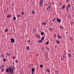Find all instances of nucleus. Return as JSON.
Listing matches in <instances>:
<instances>
[{
    "label": "nucleus",
    "instance_id": "12",
    "mask_svg": "<svg viewBox=\"0 0 74 74\" xmlns=\"http://www.w3.org/2000/svg\"><path fill=\"white\" fill-rule=\"evenodd\" d=\"M1 71L2 72H3L4 71V68H3L2 69H1Z\"/></svg>",
    "mask_w": 74,
    "mask_h": 74
},
{
    "label": "nucleus",
    "instance_id": "38",
    "mask_svg": "<svg viewBox=\"0 0 74 74\" xmlns=\"http://www.w3.org/2000/svg\"><path fill=\"white\" fill-rule=\"evenodd\" d=\"M69 52H71V49H70L69 50Z\"/></svg>",
    "mask_w": 74,
    "mask_h": 74
},
{
    "label": "nucleus",
    "instance_id": "17",
    "mask_svg": "<svg viewBox=\"0 0 74 74\" xmlns=\"http://www.w3.org/2000/svg\"><path fill=\"white\" fill-rule=\"evenodd\" d=\"M32 14H35V12L34 11H32Z\"/></svg>",
    "mask_w": 74,
    "mask_h": 74
},
{
    "label": "nucleus",
    "instance_id": "21",
    "mask_svg": "<svg viewBox=\"0 0 74 74\" xmlns=\"http://www.w3.org/2000/svg\"><path fill=\"white\" fill-rule=\"evenodd\" d=\"M41 38L42 39H41V40H42V41H43V40H44V37H42Z\"/></svg>",
    "mask_w": 74,
    "mask_h": 74
},
{
    "label": "nucleus",
    "instance_id": "40",
    "mask_svg": "<svg viewBox=\"0 0 74 74\" xmlns=\"http://www.w3.org/2000/svg\"><path fill=\"white\" fill-rule=\"evenodd\" d=\"M70 2V1H69V0H67L66 1V2Z\"/></svg>",
    "mask_w": 74,
    "mask_h": 74
},
{
    "label": "nucleus",
    "instance_id": "24",
    "mask_svg": "<svg viewBox=\"0 0 74 74\" xmlns=\"http://www.w3.org/2000/svg\"><path fill=\"white\" fill-rule=\"evenodd\" d=\"M42 24H43V25H47V23H46L43 22L42 23Z\"/></svg>",
    "mask_w": 74,
    "mask_h": 74
},
{
    "label": "nucleus",
    "instance_id": "4",
    "mask_svg": "<svg viewBox=\"0 0 74 74\" xmlns=\"http://www.w3.org/2000/svg\"><path fill=\"white\" fill-rule=\"evenodd\" d=\"M35 71V69L34 68H32V74H34V73Z\"/></svg>",
    "mask_w": 74,
    "mask_h": 74
},
{
    "label": "nucleus",
    "instance_id": "51",
    "mask_svg": "<svg viewBox=\"0 0 74 74\" xmlns=\"http://www.w3.org/2000/svg\"><path fill=\"white\" fill-rule=\"evenodd\" d=\"M42 48H43V49H44V47H42Z\"/></svg>",
    "mask_w": 74,
    "mask_h": 74
},
{
    "label": "nucleus",
    "instance_id": "46",
    "mask_svg": "<svg viewBox=\"0 0 74 74\" xmlns=\"http://www.w3.org/2000/svg\"><path fill=\"white\" fill-rule=\"evenodd\" d=\"M56 74H59V72H58V71H57V72H56Z\"/></svg>",
    "mask_w": 74,
    "mask_h": 74
},
{
    "label": "nucleus",
    "instance_id": "48",
    "mask_svg": "<svg viewBox=\"0 0 74 74\" xmlns=\"http://www.w3.org/2000/svg\"><path fill=\"white\" fill-rule=\"evenodd\" d=\"M52 4H54V3L53 2H52Z\"/></svg>",
    "mask_w": 74,
    "mask_h": 74
},
{
    "label": "nucleus",
    "instance_id": "32",
    "mask_svg": "<svg viewBox=\"0 0 74 74\" xmlns=\"http://www.w3.org/2000/svg\"><path fill=\"white\" fill-rule=\"evenodd\" d=\"M47 72H48L49 73H50V72H51V71H49V70H47Z\"/></svg>",
    "mask_w": 74,
    "mask_h": 74
},
{
    "label": "nucleus",
    "instance_id": "29",
    "mask_svg": "<svg viewBox=\"0 0 74 74\" xmlns=\"http://www.w3.org/2000/svg\"><path fill=\"white\" fill-rule=\"evenodd\" d=\"M27 42L28 43H30V40H28V41H27Z\"/></svg>",
    "mask_w": 74,
    "mask_h": 74
},
{
    "label": "nucleus",
    "instance_id": "9",
    "mask_svg": "<svg viewBox=\"0 0 74 74\" xmlns=\"http://www.w3.org/2000/svg\"><path fill=\"white\" fill-rule=\"evenodd\" d=\"M65 7H66L65 6V5H63L62 6V9H64L65 8Z\"/></svg>",
    "mask_w": 74,
    "mask_h": 74
},
{
    "label": "nucleus",
    "instance_id": "18",
    "mask_svg": "<svg viewBox=\"0 0 74 74\" xmlns=\"http://www.w3.org/2000/svg\"><path fill=\"white\" fill-rule=\"evenodd\" d=\"M52 21L53 22H55V21H56V18H54L53 20Z\"/></svg>",
    "mask_w": 74,
    "mask_h": 74
},
{
    "label": "nucleus",
    "instance_id": "45",
    "mask_svg": "<svg viewBox=\"0 0 74 74\" xmlns=\"http://www.w3.org/2000/svg\"><path fill=\"white\" fill-rule=\"evenodd\" d=\"M59 37L60 38H62V36H59Z\"/></svg>",
    "mask_w": 74,
    "mask_h": 74
},
{
    "label": "nucleus",
    "instance_id": "6",
    "mask_svg": "<svg viewBox=\"0 0 74 74\" xmlns=\"http://www.w3.org/2000/svg\"><path fill=\"white\" fill-rule=\"evenodd\" d=\"M68 56L69 58H71V55L70 54V53L68 54Z\"/></svg>",
    "mask_w": 74,
    "mask_h": 74
},
{
    "label": "nucleus",
    "instance_id": "15",
    "mask_svg": "<svg viewBox=\"0 0 74 74\" xmlns=\"http://www.w3.org/2000/svg\"><path fill=\"white\" fill-rule=\"evenodd\" d=\"M56 42L57 44H59V43H60V41H58V40H57L56 41Z\"/></svg>",
    "mask_w": 74,
    "mask_h": 74
},
{
    "label": "nucleus",
    "instance_id": "44",
    "mask_svg": "<svg viewBox=\"0 0 74 74\" xmlns=\"http://www.w3.org/2000/svg\"><path fill=\"white\" fill-rule=\"evenodd\" d=\"M47 10H48V11H49V10H49V9H48V8H47Z\"/></svg>",
    "mask_w": 74,
    "mask_h": 74
},
{
    "label": "nucleus",
    "instance_id": "23",
    "mask_svg": "<svg viewBox=\"0 0 74 74\" xmlns=\"http://www.w3.org/2000/svg\"><path fill=\"white\" fill-rule=\"evenodd\" d=\"M8 29H6L5 30V33H6V32H8Z\"/></svg>",
    "mask_w": 74,
    "mask_h": 74
},
{
    "label": "nucleus",
    "instance_id": "49",
    "mask_svg": "<svg viewBox=\"0 0 74 74\" xmlns=\"http://www.w3.org/2000/svg\"><path fill=\"white\" fill-rule=\"evenodd\" d=\"M70 40L71 41H72V40H73V39L71 38L70 39Z\"/></svg>",
    "mask_w": 74,
    "mask_h": 74
},
{
    "label": "nucleus",
    "instance_id": "34",
    "mask_svg": "<svg viewBox=\"0 0 74 74\" xmlns=\"http://www.w3.org/2000/svg\"><path fill=\"white\" fill-rule=\"evenodd\" d=\"M13 19L14 20H15V19H16V17H13Z\"/></svg>",
    "mask_w": 74,
    "mask_h": 74
},
{
    "label": "nucleus",
    "instance_id": "54",
    "mask_svg": "<svg viewBox=\"0 0 74 74\" xmlns=\"http://www.w3.org/2000/svg\"><path fill=\"white\" fill-rule=\"evenodd\" d=\"M32 65H33V64H32Z\"/></svg>",
    "mask_w": 74,
    "mask_h": 74
},
{
    "label": "nucleus",
    "instance_id": "3",
    "mask_svg": "<svg viewBox=\"0 0 74 74\" xmlns=\"http://www.w3.org/2000/svg\"><path fill=\"white\" fill-rule=\"evenodd\" d=\"M11 42V43H13V42H15V39L14 38H11L10 39Z\"/></svg>",
    "mask_w": 74,
    "mask_h": 74
},
{
    "label": "nucleus",
    "instance_id": "55",
    "mask_svg": "<svg viewBox=\"0 0 74 74\" xmlns=\"http://www.w3.org/2000/svg\"><path fill=\"white\" fill-rule=\"evenodd\" d=\"M33 33H34V32H33Z\"/></svg>",
    "mask_w": 74,
    "mask_h": 74
},
{
    "label": "nucleus",
    "instance_id": "7",
    "mask_svg": "<svg viewBox=\"0 0 74 74\" xmlns=\"http://www.w3.org/2000/svg\"><path fill=\"white\" fill-rule=\"evenodd\" d=\"M1 69H4V65H2L1 66H0Z\"/></svg>",
    "mask_w": 74,
    "mask_h": 74
},
{
    "label": "nucleus",
    "instance_id": "5",
    "mask_svg": "<svg viewBox=\"0 0 74 74\" xmlns=\"http://www.w3.org/2000/svg\"><path fill=\"white\" fill-rule=\"evenodd\" d=\"M56 19L58 22H61V20L59 19L58 18H57Z\"/></svg>",
    "mask_w": 74,
    "mask_h": 74
},
{
    "label": "nucleus",
    "instance_id": "42",
    "mask_svg": "<svg viewBox=\"0 0 74 74\" xmlns=\"http://www.w3.org/2000/svg\"><path fill=\"white\" fill-rule=\"evenodd\" d=\"M21 14L22 15H23L24 14V12H22Z\"/></svg>",
    "mask_w": 74,
    "mask_h": 74
},
{
    "label": "nucleus",
    "instance_id": "22",
    "mask_svg": "<svg viewBox=\"0 0 74 74\" xmlns=\"http://www.w3.org/2000/svg\"><path fill=\"white\" fill-rule=\"evenodd\" d=\"M66 10L68 12H69V8H66Z\"/></svg>",
    "mask_w": 74,
    "mask_h": 74
},
{
    "label": "nucleus",
    "instance_id": "10",
    "mask_svg": "<svg viewBox=\"0 0 74 74\" xmlns=\"http://www.w3.org/2000/svg\"><path fill=\"white\" fill-rule=\"evenodd\" d=\"M35 36L36 37H38V38H40V37H41L40 36H39L38 35H36Z\"/></svg>",
    "mask_w": 74,
    "mask_h": 74
},
{
    "label": "nucleus",
    "instance_id": "50",
    "mask_svg": "<svg viewBox=\"0 0 74 74\" xmlns=\"http://www.w3.org/2000/svg\"><path fill=\"white\" fill-rule=\"evenodd\" d=\"M53 69L54 70H55V69L54 68H53Z\"/></svg>",
    "mask_w": 74,
    "mask_h": 74
},
{
    "label": "nucleus",
    "instance_id": "14",
    "mask_svg": "<svg viewBox=\"0 0 74 74\" xmlns=\"http://www.w3.org/2000/svg\"><path fill=\"white\" fill-rule=\"evenodd\" d=\"M46 48L47 50H49V47H46Z\"/></svg>",
    "mask_w": 74,
    "mask_h": 74
},
{
    "label": "nucleus",
    "instance_id": "36",
    "mask_svg": "<svg viewBox=\"0 0 74 74\" xmlns=\"http://www.w3.org/2000/svg\"><path fill=\"white\" fill-rule=\"evenodd\" d=\"M58 38H60L59 37V35L58 34Z\"/></svg>",
    "mask_w": 74,
    "mask_h": 74
},
{
    "label": "nucleus",
    "instance_id": "31",
    "mask_svg": "<svg viewBox=\"0 0 74 74\" xmlns=\"http://www.w3.org/2000/svg\"><path fill=\"white\" fill-rule=\"evenodd\" d=\"M49 42H47L46 43V44H49Z\"/></svg>",
    "mask_w": 74,
    "mask_h": 74
},
{
    "label": "nucleus",
    "instance_id": "11",
    "mask_svg": "<svg viewBox=\"0 0 74 74\" xmlns=\"http://www.w3.org/2000/svg\"><path fill=\"white\" fill-rule=\"evenodd\" d=\"M11 16V15L10 14H9L7 16L8 18H10Z\"/></svg>",
    "mask_w": 74,
    "mask_h": 74
},
{
    "label": "nucleus",
    "instance_id": "30",
    "mask_svg": "<svg viewBox=\"0 0 74 74\" xmlns=\"http://www.w3.org/2000/svg\"><path fill=\"white\" fill-rule=\"evenodd\" d=\"M38 42H42V41L41 40H40L39 41H38Z\"/></svg>",
    "mask_w": 74,
    "mask_h": 74
},
{
    "label": "nucleus",
    "instance_id": "13",
    "mask_svg": "<svg viewBox=\"0 0 74 74\" xmlns=\"http://www.w3.org/2000/svg\"><path fill=\"white\" fill-rule=\"evenodd\" d=\"M26 48L28 51H29V50H30V49H29V47H26Z\"/></svg>",
    "mask_w": 74,
    "mask_h": 74
},
{
    "label": "nucleus",
    "instance_id": "26",
    "mask_svg": "<svg viewBox=\"0 0 74 74\" xmlns=\"http://www.w3.org/2000/svg\"><path fill=\"white\" fill-rule=\"evenodd\" d=\"M66 52H64V55H66Z\"/></svg>",
    "mask_w": 74,
    "mask_h": 74
},
{
    "label": "nucleus",
    "instance_id": "41",
    "mask_svg": "<svg viewBox=\"0 0 74 74\" xmlns=\"http://www.w3.org/2000/svg\"><path fill=\"white\" fill-rule=\"evenodd\" d=\"M15 56H13L12 57V58L13 59H15Z\"/></svg>",
    "mask_w": 74,
    "mask_h": 74
},
{
    "label": "nucleus",
    "instance_id": "52",
    "mask_svg": "<svg viewBox=\"0 0 74 74\" xmlns=\"http://www.w3.org/2000/svg\"><path fill=\"white\" fill-rule=\"evenodd\" d=\"M60 5H62V4H60Z\"/></svg>",
    "mask_w": 74,
    "mask_h": 74
},
{
    "label": "nucleus",
    "instance_id": "56",
    "mask_svg": "<svg viewBox=\"0 0 74 74\" xmlns=\"http://www.w3.org/2000/svg\"><path fill=\"white\" fill-rule=\"evenodd\" d=\"M0 69H1V68H0Z\"/></svg>",
    "mask_w": 74,
    "mask_h": 74
},
{
    "label": "nucleus",
    "instance_id": "2",
    "mask_svg": "<svg viewBox=\"0 0 74 74\" xmlns=\"http://www.w3.org/2000/svg\"><path fill=\"white\" fill-rule=\"evenodd\" d=\"M39 5L40 7L42 6L43 5V0H40L39 2Z\"/></svg>",
    "mask_w": 74,
    "mask_h": 74
},
{
    "label": "nucleus",
    "instance_id": "43",
    "mask_svg": "<svg viewBox=\"0 0 74 74\" xmlns=\"http://www.w3.org/2000/svg\"><path fill=\"white\" fill-rule=\"evenodd\" d=\"M18 62V60H16L15 61V62H16V63H17V62Z\"/></svg>",
    "mask_w": 74,
    "mask_h": 74
},
{
    "label": "nucleus",
    "instance_id": "39",
    "mask_svg": "<svg viewBox=\"0 0 74 74\" xmlns=\"http://www.w3.org/2000/svg\"><path fill=\"white\" fill-rule=\"evenodd\" d=\"M10 53H7V55H10Z\"/></svg>",
    "mask_w": 74,
    "mask_h": 74
},
{
    "label": "nucleus",
    "instance_id": "8",
    "mask_svg": "<svg viewBox=\"0 0 74 74\" xmlns=\"http://www.w3.org/2000/svg\"><path fill=\"white\" fill-rule=\"evenodd\" d=\"M64 58H65V56L63 55L62 56V57L61 58V60H63Z\"/></svg>",
    "mask_w": 74,
    "mask_h": 74
},
{
    "label": "nucleus",
    "instance_id": "53",
    "mask_svg": "<svg viewBox=\"0 0 74 74\" xmlns=\"http://www.w3.org/2000/svg\"><path fill=\"white\" fill-rule=\"evenodd\" d=\"M73 55H74V53Z\"/></svg>",
    "mask_w": 74,
    "mask_h": 74
},
{
    "label": "nucleus",
    "instance_id": "33",
    "mask_svg": "<svg viewBox=\"0 0 74 74\" xmlns=\"http://www.w3.org/2000/svg\"><path fill=\"white\" fill-rule=\"evenodd\" d=\"M51 6L49 5V6L48 7V8H49V9H50V8H51Z\"/></svg>",
    "mask_w": 74,
    "mask_h": 74
},
{
    "label": "nucleus",
    "instance_id": "19",
    "mask_svg": "<svg viewBox=\"0 0 74 74\" xmlns=\"http://www.w3.org/2000/svg\"><path fill=\"white\" fill-rule=\"evenodd\" d=\"M44 32H41V35L42 36H43L44 35Z\"/></svg>",
    "mask_w": 74,
    "mask_h": 74
},
{
    "label": "nucleus",
    "instance_id": "47",
    "mask_svg": "<svg viewBox=\"0 0 74 74\" xmlns=\"http://www.w3.org/2000/svg\"><path fill=\"white\" fill-rule=\"evenodd\" d=\"M57 36H56V35L54 36V38H56V37Z\"/></svg>",
    "mask_w": 74,
    "mask_h": 74
},
{
    "label": "nucleus",
    "instance_id": "37",
    "mask_svg": "<svg viewBox=\"0 0 74 74\" xmlns=\"http://www.w3.org/2000/svg\"><path fill=\"white\" fill-rule=\"evenodd\" d=\"M7 60H6L5 59H4L3 60V61L4 62H5V61H6Z\"/></svg>",
    "mask_w": 74,
    "mask_h": 74
},
{
    "label": "nucleus",
    "instance_id": "1",
    "mask_svg": "<svg viewBox=\"0 0 74 74\" xmlns=\"http://www.w3.org/2000/svg\"><path fill=\"white\" fill-rule=\"evenodd\" d=\"M13 70H14V68H12L9 67L8 69H6V73L10 72L11 74H13Z\"/></svg>",
    "mask_w": 74,
    "mask_h": 74
},
{
    "label": "nucleus",
    "instance_id": "20",
    "mask_svg": "<svg viewBox=\"0 0 74 74\" xmlns=\"http://www.w3.org/2000/svg\"><path fill=\"white\" fill-rule=\"evenodd\" d=\"M53 30V29H52L51 28H50L49 29V31H50V32H52Z\"/></svg>",
    "mask_w": 74,
    "mask_h": 74
},
{
    "label": "nucleus",
    "instance_id": "16",
    "mask_svg": "<svg viewBox=\"0 0 74 74\" xmlns=\"http://www.w3.org/2000/svg\"><path fill=\"white\" fill-rule=\"evenodd\" d=\"M67 7L68 8H69V7H71V5L70 4H69Z\"/></svg>",
    "mask_w": 74,
    "mask_h": 74
},
{
    "label": "nucleus",
    "instance_id": "25",
    "mask_svg": "<svg viewBox=\"0 0 74 74\" xmlns=\"http://www.w3.org/2000/svg\"><path fill=\"white\" fill-rule=\"evenodd\" d=\"M60 29H63V26H60Z\"/></svg>",
    "mask_w": 74,
    "mask_h": 74
},
{
    "label": "nucleus",
    "instance_id": "35",
    "mask_svg": "<svg viewBox=\"0 0 74 74\" xmlns=\"http://www.w3.org/2000/svg\"><path fill=\"white\" fill-rule=\"evenodd\" d=\"M17 16L18 18H19V17H20V15H18Z\"/></svg>",
    "mask_w": 74,
    "mask_h": 74
},
{
    "label": "nucleus",
    "instance_id": "28",
    "mask_svg": "<svg viewBox=\"0 0 74 74\" xmlns=\"http://www.w3.org/2000/svg\"><path fill=\"white\" fill-rule=\"evenodd\" d=\"M40 66L41 68H42V67H43V65H42V64H41V65H40Z\"/></svg>",
    "mask_w": 74,
    "mask_h": 74
},
{
    "label": "nucleus",
    "instance_id": "27",
    "mask_svg": "<svg viewBox=\"0 0 74 74\" xmlns=\"http://www.w3.org/2000/svg\"><path fill=\"white\" fill-rule=\"evenodd\" d=\"M1 57H3V58H4V56H3V54L1 55Z\"/></svg>",
    "mask_w": 74,
    "mask_h": 74
}]
</instances>
